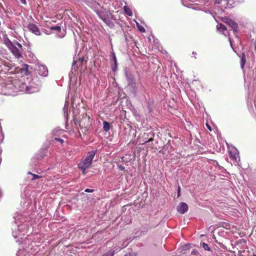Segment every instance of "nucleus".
<instances>
[{
    "mask_svg": "<svg viewBox=\"0 0 256 256\" xmlns=\"http://www.w3.org/2000/svg\"><path fill=\"white\" fill-rule=\"evenodd\" d=\"M44 156H43V155H42V156H41V157H42V158H43Z\"/></svg>",
    "mask_w": 256,
    "mask_h": 256,
    "instance_id": "nucleus-50",
    "label": "nucleus"
},
{
    "mask_svg": "<svg viewBox=\"0 0 256 256\" xmlns=\"http://www.w3.org/2000/svg\"><path fill=\"white\" fill-rule=\"evenodd\" d=\"M78 60H80V62H81L82 63L84 62V58H78Z\"/></svg>",
    "mask_w": 256,
    "mask_h": 256,
    "instance_id": "nucleus-39",
    "label": "nucleus"
},
{
    "mask_svg": "<svg viewBox=\"0 0 256 256\" xmlns=\"http://www.w3.org/2000/svg\"><path fill=\"white\" fill-rule=\"evenodd\" d=\"M198 1V0H182L184 6L198 10H204V6L208 5V3L209 0H201V1L200 2V3H202L200 4L191 3ZM213 1L215 8H218V5L221 4V1H222V0H213Z\"/></svg>",
    "mask_w": 256,
    "mask_h": 256,
    "instance_id": "nucleus-2",
    "label": "nucleus"
},
{
    "mask_svg": "<svg viewBox=\"0 0 256 256\" xmlns=\"http://www.w3.org/2000/svg\"><path fill=\"white\" fill-rule=\"evenodd\" d=\"M221 2V4L218 5V8L220 11L223 12L224 9L232 8V6L230 4H229L228 0H222Z\"/></svg>",
    "mask_w": 256,
    "mask_h": 256,
    "instance_id": "nucleus-14",
    "label": "nucleus"
},
{
    "mask_svg": "<svg viewBox=\"0 0 256 256\" xmlns=\"http://www.w3.org/2000/svg\"><path fill=\"white\" fill-rule=\"evenodd\" d=\"M122 250L118 246H115L111 248L108 251L102 254V256H114L116 252H120Z\"/></svg>",
    "mask_w": 256,
    "mask_h": 256,
    "instance_id": "nucleus-13",
    "label": "nucleus"
},
{
    "mask_svg": "<svg viewBox=\"0 0 256 256\" xmlns=\"http://www.w3.org/2000/svg\"><path fill=\"white\" fill-rule=\"evenodd\" d=\"M217 29L220 32H222L225 36H229L228 32H227L226 26L222 24H220L217 25Z\"/></svg>",
    "mask_w": 256,
    "mask_h": 256,
    "instance_id": "nucleus-16",
    "label": "nucleus"
},
{
    "mask_svg": "<svg viewBox=\"0 0 256 256\" xmlns=\"http://www.w3.org/2000/svg\"><path fill=\"white\" fill-rule=\"evenodd\" d=\"M177 211L182 214H185L188 210V204L184 202H181L177 206Z\"/></svg>",
    "mask_w": 256,
    "mask_h": 256,
    "instance_id": "nucleus-12",
    "label": "nucleus"
},
{
    "mask_svg": "<svg viewBox=\"0 0 256 256\" xmlns=\"http://www.w3.org/2000/svg\"><path fill=\"white\" fill-rule=\"evenodd\" d=\"M73 122L76 127L78 128V126L81 129L84 128L86 131L88 130V127L91 125L90 117L86 114L84 116L82 119L79 122L76 120V116H74Z\"/></svg>",
    "mask_w": 256,
    "mask_h": 256,
    "instance_id": "nucleus-6",
    "label": "nucleus"
},
{
    "mask_svg": "<svg viewBox=\"0 0 256 256\" xmlns=\"http://www.w3.org/2000/svg\"><path fill=\"white\" fill-rule=\"evenodd\" d=\"M68 102H66V104H65V105H64V108H63V110H64V114H65V112H65V110H66V107H68Z\"/></svg>",
    "mask_w": 256,
    "mask_h": 256,
    "instance_id": "nucleus-32",
    "label": "nucleus"
},
{
    "mask_svg": "<svg viewBox=\"0 0 256 256\" xmlns=\"http://www.w3.org/2000/svg\"><path fill=\"white\" fill-rule=\"evenodd\" d=\"M138 30L140 32H145V29L142 26H138Z\"/></svg>",
    "mask_w": 256,
    "mask_h": 256,
    "instance_id": "nucleus-35",
    "label": "nucleus"
},
{
    "mask_svg": "<svg viewBox=\"0 0 256 256\" xmlns=\"http://www.w3.org/2000/svg\"><path fill=\"white\" fill-rule=\"evenodd\" d=\"M205 12L206 13H210V11L209 10H206Z\"/></svg>",
    "mask_w": 256,
    "mask_h": 256,
    "instance_id": "nucleus-46",
    "label": "nucleus"
},
{
    "mask_svg": "<svg viewBox=\"0 0 256 256\" xmlns=\"http://www.w3.org/2000/svg\"><path fill=\"white\" fill-rule=\"evenodd\" d=\"M30 67V66H28L27 64H22V68L24 69V70H25L26 74H28V71H29V68Z\"/></svg>",
    "mask_w": 256,
    "mask_h": 256,
    "instance_id": "nucleus-24",
    "label": "nucleus"
},
{
    "mask_svg": "<svg viewBox=\"0 0 256 256\" xmlns=\"http://www.w3.org/2000/svg\"><path fill=\"white\" fill-rule=\"evenodd\" d=\"M92 8H97L98 4L96 2H93L92 3Z\"/></svg>",
    "mask_w": 256,
    "mask_h": 256,
    "instance_id": "nucleus-33",
    "label": "nucleus"
},
{
    "mask_svg": "<svg viewBox=\"0 0 256 256\" xmlns=\"http://www.w3.org/2000/svg\"><path fill=\"white\" fill-rule=\"evenodd\" d=\"M126 80L128 82V84H135V79L132 74L126 72Z\"/></svg>",
    "mask_w": 256,
    "mask_h": 256,
    "instance_id": "nucleus-17",
    "label": "nucleus"
},
{
    "mask_svg": "<svg viewBox=\"0 0 256 256\" xmlns=\"http://www.w3.org/2000/svg\"><path fill=\"white\" fill-rule=\"evenodd\" d=\"M230 159L233 161V164L236 166H238L240 162V158L238 151L235 149L234 151L230 152Z\"/></svg>",
    "mask_w": 256,
    "mask_h": 256,
    "instance_id": "nucleus-9",
    "label": "nucleus"
},
{
    "mask_svg": "<svg viewBox=\"0 0 256 256\" xmlns=\"http://www.w3.org/2000/svg\"><path fill=\"white\" fill-rule=\"evenodd\" d=\"M103 129L106 132L110 130V124L106 121H103Z\"/></svg>",
    "mask_w": 256,
    "mask_h": 256,
    "instance_id": "nucleus-20",
    "label": "nucleus"
},
{
    "mask_svg": "<svg viewBox=\"0 0 256 256\" xmlns=\"http://www.w3.org/2000/svg\"><path fill=\"white\" fill-rule=\"evenodd\" d=\"M128 246V244H125V243L122 244L123 248H126Z\"/></svg>",
    "mask_w": 256,
    "mask_h": 256,
    "instance_id": "nucleus-44",
    "label": "nucleus"
},
{
    "mask_svg": "<svg viewBox=\"0 0 256 256\" xmlns=\"http://www.w3.org/2000/svg\"><path fill=\"white\" fill-rule=\"evenodd\" d=\"M222 21L232 28L235 34L238 32V24L236 22H234L232 19L228 18H223Z\"/></svg>",
    "mask_w": 256,
    "mask_h": 256,
    "instance_id": "nucleus-8",
    "label": "nucleus"
},
{
    "mask_svg": "<svg viewBox=\"0 0 256 256\" xmlns=\"http://www.w3.org/2000/svg\"><path fill=\"white\" fill-rule=\"evenodd\" d=\"M21 80L13 78L4 80L0 82V94L4 95H14L20 91Z\"/></svg>",
    "mask_w": 256,
    "mask_h": 256,
    "instance_id": "nucleus-1",
    "label": "nucleus"
},
{
    "mask_svg": "<svg viewBox=\"0 0 256 256\" xmlns=\"http://www.w3.org/2000/svg\"><path fill=\"white\" fill-rule=\"evenodd\" d=\"M110 60H111V62H113L114 64H116L117 63L116 56L115 53L114 52H111Z\"/></svg>",
    "mask_w": 256,
    "mask_h": 256,
    "instance_id": "nucleus-21",
    "label": "nucleus"
},
{
    "mask_svg": "<svg viewBox=\"0 0 256 256\" xmlns=\"http://www.w3.org/2000/svg\"><path fill=\"white\" fill-rule=\"evenodd\" d=\"M254 104H255V106H256L255 114L256 115V100H254Z\"/></svg>",
    "mask_w": 256,
    "mask_h": 256,
    "instance_id": "nucleus-45",
    "label": "nucleus"
},
{
    "mask_svg": "<svg viewBox=\"0 0 256 256\" xmlns=\"http://www.w3.org/2000/svg\"><path fill=\"white\" fill-rule=\"evenodd\" d=\"M55 140L59 142H60V143H62L64 142V140L60 138H55Z\"/></svg>",
    "mask_w": 256,
    "mask_h": 256,
    "instance_id": "nucleus-34",
    "label": "nucleus"
},
{
    "mask_svg": "<svg viewBox=\"0 0 256 256\" xmlns=\"http://www.w3.org/2000/svg\"><path fill=\"white\" fill-rule=\"evenodd\" d=\"M28 30L36 36H40L41 33L39 28L34 24H29L27 26Z\"/></svg>",
    "mask_w": 256,
    "mask_h": 256,
    "instance_id": "nucleus-11",
    "label": "nucleus"
},
{
    "mask_svg": "<svg viewBox=\"0 0 256 256\" xmlns=\"http://www.w3.org/2000/svg\"><path fill=\"white\" fill-rule=\"evenodd\" d=\"M28 174H32V180H36V179H37V178H41V176H39V175H37V174H32L31 172H28Z\"/></svg>",
    "mask_w": 256,
    "mask_h": 256,
    "instance_id": "nucleus-26",
    "label": "nucleus"
},
{
    "mask_svg": "<svg viewBox=\"0 0 256 256\" xmlns=\"http://www.w3.org/2000/svg\"><path fill=\"white\" fill-rule=\"evenodd\" d=\"M124 256H132V254H126L125 255H124Z\"/></svg>",
    "mask_w": 256,
    "mask_h": 256,
    "instance_id": "nucleus-43",
    "label": "nucleus"
},
{
    "mask_svg": "<svg viewBox=\"0 0 256 256\" xmlns=\"http://www.w3.org/2000/svg\"><path fill=\"white\" fill-rule=\"evenodd\" d=\"M17 242H18L19 244H20V240H17Z\"/></svg>",
    "mask_w": 256,
    "mask_h": 256,
    "instance_id": "nucleus-48",
    "label": "nucleus"
},
{
    "mask_svg": "<svg viewBox=\"0 0 256 256\" xmlns=\"http://www.w3.org/2000/svg\"><path fill=\"white\" fill-rule=\"evenodd\" d=\"M118 64H114V66H112V68L114 72H116L117 70Z\"/></svg>",
    "mask_w": 256,
    "mask_h": 256,
    "instance_id": "nucleus-30",
    "label": "nucleus"
},
{
    "mask_svg": "<svg viewBox=\"0 0 256 256\" xmlns=\"http://www.w3.org/2000/svg\"><path fill=\"white\" fill-rule=\"evenodd\" d=\"M118 168L120 170H124L125 168L122 166H118Z\"/></svg>",
    "mask_w": 256,
    "mask_h": 256,
    "instance_id": "nucleus-38",
    "label": "nucleus"
},
{
    "mask_svg": "<svg viewBox=\"0 0 256 256\" xmlns=\"http://www.w3.org/2000/svg\"><path fill=\"white\" fill-rule=\"evenodd\" d=\"M192 54H196V52H192Z\"/></svg>",
    "mask_w": 256,
    "mask_h": 256,
    "instance_id": "nucleus-47",
    "label": "nucleus"
},
{
    "mask_svg": "<svg viewBox=\"0 0 256 256\" xmlns=\"http://www.w3.org/2000/svg\"><path fill=\"white\" fill-rule=\"evenodd\" d=\"M206 126L207 128H208L210 131H211V130H212L211 127H210V126L208 124H206Z\"/></svg>",
    "mask_w": 256,
    "mask_h": 256,
    "instance_id": "nucleus-40",
    "label": "nucleus"
},
{
    "mask_svg": "<svg viewBox=\"0 0 256 256\" xmlns=\"http://www.w3.org/2000/svg\"><path fill=\"white\" fill-rule=\"evenodd\" d=\"M20 0V2L22 4H26V0Z\"/></svg>",
    "mask_w": 256,
    "mask_h": 256,
    "instance_id": "nucleus-41",
    "label": "nucleus"
},
{
    "mask_svg": "<svg viewBox=\"0 0 256 256\" xmlns=\"http://www.w3.org/2000/svg\"><path fill=\"white\" fill-rule=\"evenodd\" d=\"M253 256H256V254H253Z\"/></svg>",
    "mask_w": 256,
    "mask_h": 256,
    "instance_id": "nucleus-49",
    "label": "nucleus"
},
{
    "mask_svg": "<svg viewBox=\"0 0 256 256\" xmlns=\"http://www.w3.org/2000/svg\"><path fill=\"white\" fill-rule=\"evenodd\" d=\"M50 30H57V31H60L61 28L60 26H52L50 28Z\"/></svg>",
    "mask_w": 256,
    "mask_h": 256,
    "instance_id": "nucleus-28",
    "label": "nucleus"
},
{
    "mask_svg": "<svg viewBox=\"0 0 256 256\" xmlns=\"http://www.w3.org/2000/svg\"><path fill=\"white\" fill-rule=\"evenodd\" d=\"M228 40H229L230 43V44L231 47H232V48H232V44L231 38H230V37L228 38ZM232 49H233V50L234 51V48H232Z\"/></svg>",
    "mask_w": 256,
    "mask_h": 256,
    "instance_id": "nucleus-42",
    "label": "nucleus"
},
{
    "mask_svg": "<svg viewBox=\"0 0 256 256\" xmlns=\"http://www.w3.org/2000/svg\"><path fill=\"white\" fill-rule=\"evenodd\" d=\"M26 252L25 250H19L16 253V256H22L24 255V256H26L25 253Z\"/></svg>",
    "mask_w": 256,
    "mask_h": 256,
    "instance_id": "nucleus-23",
    "label": "nucleus"
},
{
    "mask_svg": "<svg viewBox=\"0 0 256 256\" xmlns=\"http://www.w3.org/2000/svg\"><path fill=\"white\" fill-rule=\"evenodd\" d=\"M13 44H14L15 46H17L18 48H20L21 51L23 50L22 45L20 44L16 40H14V42H12Z\"/></svg>",
    "mask_w": 256,
    "mask_h": 256,
    "instance_id": "nucleus-25",
    "label": "nucleus"
},
{
    "mask_svg": "<svg viewBox=\"0 0 256 256\" xmlns=\"http://www.w3.org/2000/svg\"><path fill=\"white\" fill-rule=\"evenodd\" d=\"M94 191L93 189H90V188H86L84 190V192H92Z\"/></svg>",
    "mask_w": 256,
    "mask_h": 256,
    "instance_id": "nucleus-31",
    "label": "nucleus"
},
{
    "mask_svg": "<svg viewBox=\"0 0 256 256\" xmlns=\"http://www.w3.org/2000/svg\"><path fill=\"white\" fill-rule=\"evenodd\" d=\"M4 44L6 46L16 58L18 59L22 57L21 50L16 46L14 44H13L8 37L4 38Z\"/></svg>",
    "mask_w": 256,
    "mask_h": 256,
    "instance_id": "nucleus-4",
    "label": "nucleus"
},
{
    "mask_svg": "<svg viewBox=\"0 0 256 256\" xmlns=\"http://www.w3.org/2000/svg\"><path fill=\"white\" fill-rule=\"evenodd\" d=\"M246 62V55H245L244 53L243 52L242 54V56H240V68L242 70H243L244 67Z\"/></svg>",
    "mask_w": 256,
    "mask_h": 256,
    "instance_id": "nucleus-18",
    "label": "nucleus"
},
{
    "mask_svg": "<svg viewBox=\"0 0 256 256\" xmlns=\"http://www.w3.org/2000/svg\"><path fill=\"white\" fill-rule=\"evenodd\" d=\"M124 12L128 16H132V14L131 9L126 6H125L123 8Z\"/></svg>",
    "mask_w": 256,
    "mask_h": 256,
    "instance_id": "nucleus-19",
    "label": "nucleus"
},
{
    "mask_svg": "<svg viewBox=\"0 0 256 256\" xmlns=\"http://www.w3.org/2000/svg\"><path fill=\"white\" fill-rule=\"evenodd\" d=\"M190 244H186L184 246L183 249L186 250L190 248Z\"/></svg>",
    "mask_w": 256,
    "mask_h": 256,
    "instance_id": "nucleus-37",
    "label": "nucleus"
},
{
    "mask_svg": "<svg viewBox=\"0 0 256 256\" xmlns=\"http://www.w3.org/2000/svg\"><path fill=\"white\" fill-rule=\"evenodd\" d=\"M200 245L204 248V250H207V251L210 250V246H208V245L207 244H206L205 242H202L200 244Z\"/></svg>",
    "mask_w": 256,
    "mask_h": 256,
    "instance_id": "nucleus-22",
    "label": "nucleus"
},
{
    "mask_svg": "<svg viewBox=\"0 0 256 256\" xmlns=\"http://www.w3.org/2000/svg\"><path fill=\"white\" fill-rule=\"evenodd\" d=\"M22 216L19 214H16L14 216V226H13L14 227H17L18 228V232L16 230H12V236L14 238H16L18 237H19L20 236H21L22 235H24V234H18V232L20 230L23 228H25V224H19L18 223V221L21 218Z\"/></svg>",
    "mask_w": 256,
    "mask_h": 256,
    "instance_id": "nucleus-7",
    "label": "nucleus"
},
{
    "mask_svg": "<svg viewBox=\"0 0 256 256\" xmlns=\"http://www.w3.org/2000/svg\"><path fill=\"white\" fill-rule=\"evenodd\" d=\"M191 254L194 255L198 256L199 254V252L196 250H193Z\"/></svg>",
    "mask_w": 256,
    "mask_h": 256,
    "instance_id": "nucleus-29",
    "label": "nucleus"
},
{
    "mask_svg": "<svg viewBox=\"0 0 256 256\" xmlns=\"http://www.w3.org/2000/svg\"><path fill=\"white\" fill-rule=\"evenodd\" d=\"M96 153V150H92L88 152L86 156L84 157L78 163V166L82 172L83 174H86V170L88 169L92 164V161Z\"/></svg>",
    "mask_w": 256,
    "mask_h": 256,
    "instance_id": "nucleus-3",
    "label": "nucleus"
},
{
    "mask_svg": "<svg viewBox=\"0 0 256 256\" xmlns=\"http://www.w3.org/2000/svg\"><path fill=\"white\" fill-rule=\"evenodd\" d=\"M36 70L38 74L42 76H46L48 74V70L46 66L43 64H38Z\"/></svg>",
    "mask_w": 256,
    "mask_h": 256,
    "instance_id": "nucleus-10",
    "label": "nucleus"
},
{
    "mask_svg": "<svg viewBox=\"0 0 256 256\" xmlns=\"http://www.w3.org/2000/svg\"><path fill=\"white\" fill-rule=\"evenodd\" d=\"M180 196V186H178V196L179 197Z\"/></svg>",
    "mask_w": 256,
    "mask_h": 256,
    "instance_id": "nucleus-36",
    "label": "nucleus"
},
{
    "mask_svg": "<svg viewBox=\"0 0 256 256\" xmlns=\"http://www.w3.org/2000/svg\"><path fill=\"white\" fill-rule=\"evenodd\" d=\"M74 64H76L77 67L82 66V63L80 62V60H74L72 63V66H74Z\"/></svg>",
    "mask_w": 256,
    "mask_h": 256,
    "instance_id": "nucleus-27",
    "label": "nucleus"
},
{
    "mask_svg": "<svg viewBox=\"0 0 256 256\" xmlns=\"http://www.w3.org/2000/svg\"><path fill=\"white\" fill-rule=\"evenodd\" d=\"M41 84L40 82L38 84H31L27 86L21 81L20 91L26 92L28 94H32L40 91Z\"/></svg>",
    "mask_w": 256,
    "mask_h": 256,
    "instance_id": "nucleus-5",
    "label": "nucleus"
},
{
    "mask_svg": "<svg viewBox=\"0 0 256 256\" xmlns=\"http://www.w3.org/2000/svg\"><path fill=\"white\" fill-rule=\"evenodd\" d=\"M92 8L94 11L96 12V14L98 15V16L100 18L101 20H102L104 22L106 23V18L104 12L102 10H98V8Z\"/></svg>",
    "mask_w": 256,
    "mask_h": 256,
    "instance_id": "nucleus-15",
    "label": "nucleus"
}]
</instances>
